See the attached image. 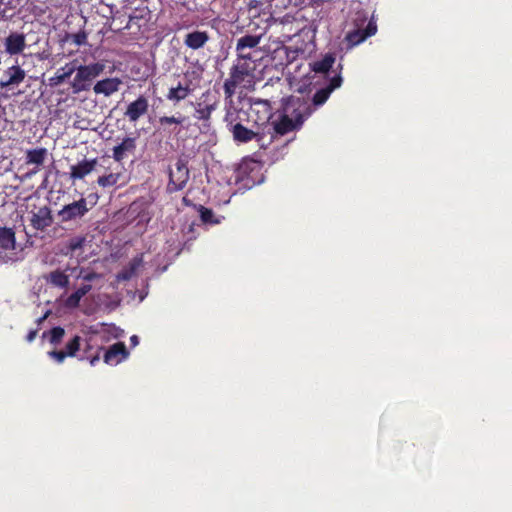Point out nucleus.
I'll list each match as a JSON object with an SVG mask.
<instances>
[{
	"label": "nucleus",
	"instance_id": "nucleus-8",
	"mask_svg": "<svg viewBox=\"0 0 512 512\" xmlns=\"http://www.w3.org/2000/svg\"><path fill=\"white\" fill-rule=\"evenodd\" d=\"M274 119H271L270 126L271 131L277 136L282 137L290 132L300 130L301 127L297 125L292 118L287 115L284 111L279 109Z\"/></svg>",
	"mask_w": 512,
	"mask_h": 512
},
{
	"label": "nucleus",
	"instance_id": "nucleus-30",
	"mask_svg": "<svg viewBox=\"0 0 512 512\" xmlns=\"http://www.w3.org/2000/svg\"><path fill=\"white\" fill-rule=\"evenodd\" d=\"M186 117L179 114L178 116H161L158 119L160 127L167 132H172L171 125H181L185 122Z\"/></svg>",
	"mask_w": 512,
	"mask_h": 512
},
{
	"label": "nucleus",
	"instance_id": "nucleus-17",
	"mask_svg": "<svg viewBox=\"0 0 512 512\" xmlns=\"http://www.w3.org/2000/svg\"><path fill=\"white\" fill-rule=\"evenodd\" d=\"M97 163V158H94L91 160L84 159L76 165H72L70 168V178L73 180L83 179L95 169Z\"/></svg>",
	"mask_w": 512,
	"mask_h": 512
},
{
	"label": "nucleus",
	"instance_id": "nucleus-44",
	"mask_svg": "<svg viewBox=\"0 0 512 512\" xmlns=\"http://www.w3.org/2000/svg\"><path fill=\"white\" fill-rule=\"evenodd\" d=\"M130 342H131V344H132L133 346L138 345V343H139L138 336H136V335L131 336V338H130Z\"/></svg>",
	"mask_w": 512,
	"mask_h": 512
},
{
	"label": "nucleus",
	"instance_id": "nucleus-3",
	"mask_svg": "<svg viewBox=\"0 0 512 512\" xmlns=\"http://www.w3.org/2000/svg\"><path fill=\"white\" fill-rule=\"evenodd\" d=\"M301 128L304 122L314 113L308 98L289 96L281 101V108Z\"/></svg>",
	"mask_w": 512,
	"mask_h": 512
},
{
	"label": "nucleus",
	"instance_id": "nucleus-32",
	"mask_svg": "<svg viewBox=\"0 0 512 512\" xmlns=\"http://www.w3.org/2000/svg\"><path fill=\"white\" fill-rule=\"evenodd\" d=\"M64 335H65L64 328H62L60 326H56V327H53L52 329H50L49 331H45L42 334V337L43 338L48 337L50 344L57 346L62 342Z\"/></svg>",
	"mask_w": 512,
	"mask_h": 512
},
{
	"label": "nucleus",
	"instance_id": "nucleus-43",
	"mask_svg": "<svg viewBox=\"0 0 512 512\" xmlns=\"http://www.w3.org/2000/svg\"><path fill=\"white\" fill-rule=\"evenodd\" d=\"M258 53V50H245L244 55L246 56L245 59H256L255 55Z\"/></svg>",
	"mask_w": 512,
	"mask_h": 512
},
{
	"label": "nucleus",
	"instance_id": "nucleus-15",
	"mask_svg": "<svg viewBox=\"0 0 512 512\" xmlns=\"http://www.w3.org/2000/svg\"><path fill=\"white\" fill-rule=\"evenodd\" d=\"M122 83V80L118 77L106 78L97 81L93 86V91L96 95H104L105 97H109L119 91Z\"/></svg>",
	"mask_w": 512,
	"mask_h": 512
},
{
	"label": "nucleus",
	"instance_id": "nucleus-6",
	"mask_svg": "<svg viewBox=\"0 0 512 512\" xmlns=\"http://www.w3.org/2000/svg\"><path fill=\"white\" fill-rule=\"evenodd\" d=\"M343 79L339 73H336L334 76L330 77L329 82L326 86L317 89L313 94L310 101V107L313 109V112L316 111L319 107L324 105L326 101L329 99L331 93L339 88L342 85Z\"/></svg>",
	"mask_w": 512,
	"mask_h": 512
},
{
	"label": "nucleus",
	"instance_id": "nucleus-4",
	"mask_svg": "<svg viewBox=\"0 0 512 512\" xmlns=\"http://www.w3.org/2000/svg\"><path fill=\"white\" fill-rule=\"evenodd\" d=\"M90 210L87 200L81 197L79 200L64 205L58 211L57 217L62 223L73 222L82 219Z\"/></svg>",
	"mask_w": 512,
	"mask_h": 512
},
{
	"label": "nucleus",
	"instance_id": "nucleus-35",
	"mask_svg": "<svg viewBox=\"0 0 512 512\" xmlns=\"http://www.w3.org/2000/svg\"><path fill=\"white\" fill-rule=\"evenodd\" d=\"M121 178L120 173H110L107 175L99 176L97 179V183L99 186L106 188L114 186L118 183L119 179Z\"/></svg>",
	"mask_w": 512,
	"mask_h": 512
},
{
	"label": "nucleus",
	"instance_id": "nucleus-24",
	"mask_svg": "<svg viewBox=\"0 0 512 512\" xmlns=\"http://www.w3.org/2000/svg\"><path fill=\"white\" fill-rule=\"evenodd\" d=\"M216 107H217L216 102L210 103L205 100L198 102L195 107L194 117L197 120L208 121L211 117L212 112L216 109Z\"/></svg>",
	"mask_w": 512,
	"mask_h": 512
},
{
	"label": "nucleus",
	"instance_id": "nucleus-31",
	"mask_svg": "<svg viewBox=\"0 0 512 512\" xmlns=\"http://www.w3.org/2000/svg\"><path fill=\"white\" fill-rule=\"evenodd\" d=\"M198 211L200 214L201 221L204 224L217 225V224H220L222 219L224 218V217L215 216L212 209L207 208L203 205L199 206Z\"/></svg>",
	"mask_w": 512,
	"mask_h": 512
},
{
	"label": "nucleus",
	"instance_id": "nucleus-22",
	"mask_svg": "<svg viewBox=\"0 0 512 512\" xmlns=\"http://www.w3.org/2000/svg\"><path fill=\"white\" fill-rule=\"evenodd\" d=\"M5 75H6L7 79L4 81H1V83H0V85L2 87L20 84L21 82H23V80L26 76V73L20 66L13 65L5 71Z\"/></svg>",
	"mask_w": 512,
	"mask_h": 512
},
{
	"label": "nucleus",
	"instance_id": "nucleus-39",
	"mask_svg": "<svg viewBox=\"0 0 512 512\" xmlns=\"http://www.w3.org/2000/svg\"><path fill=\"white\" fill-rule=\"evenodd\" d=\"M73 42L78 45H84L87 41V34L85 31H79L78 33H75L72 35Z\"/></svg>",
	"mask_w": 512,
	"mask_h": 512
},
{
	"label": "nucleus",
	"instance_id": "nucleus-20",
	"mask_svg": "<svg viewBox=\"0 0 512 512\" xmlns=\"http://www.w3.org/2000/svg\"><path fill=\"white\" fill-rule=\"evenodd\" d=\"M136 150V138L134 137H125L122 142L114 146L113 148V158L117 162H121L126 156L127 153H134Z\"/></svg>",
	"mask_w": 512,
	"mask_h": 512
},
{
	"label": "nucleus",
	"instance_id": "nucleus-19",
	"mask_svg": "<svg viewBox=\"0 0 512 512\" xmlns=\"http://www.w3.org/2000/svg\"><path fill=\"white\" fill-rule=\"evenodd\" d=\"M209 39L210 36L206 31L195 30L185 35L184 44L192 50H198L203 48Z\"/></svg>",
	"mask_w": 512,
	"mask_h": 512
},
{
	"label": "nucleus",
	"instance_id": "nucleus-27",
	"mask_svg": "<svg viewBox=\"0 0 512 512\" xmlns=\"http://www.w3.org/2000/svg\"><path fill=\"white\" fill-rule=\"evenodd\" d=\"M141 263H142V258L141 257H135L134 259H132L129 262L127 267L123 268L117 274V279L119 281H128V280H130L136 274V271L140 267Z\"/></svg>",
	"mask_w": 512,
	"mask_h": 512
},
{
	"label": "nucleus",
	"instance_id": "nucleus-37",
	"mask_svg": "<svg viewBox=\"0 0 512 512\" xmlns=\"http://www.w3.org/2000/svg\"><path fill=\"white\" fill-rule=\"evenodd\" d=\"M77 278H81L84 281L91 282V281H94L96 279H99L100 278V274H98V273H96L94 271L85 272L84 268H80V271H79V274L77 275Z\"/></svg>",
	"mask_w": 512,
	"mask_h": 512
},
{
	"label": "nucleus",
	"instance_id": "nucleus-16",
	"mask_svg": "<svg viewBox=\"0 0 512 512\" xmlns=\"http://www.w3.org/2000/svg\"><path fill=\"white\" fill-rule=\"evenodd\" d=\"M261 35H251L246 34L240 38L237 39L236 42V53L237 57H244L246 56L243 54L245 50H257L260 42H261Z\"/></svg>",
	"mask_w": 512,
	"mask_h": 512
},
{
	"label": "nucleus",
	"instance_id": "nucleus-26",
	"mask_svg": "<svg viewBox=\"0 0 512 512\" xmlns=\"http://www.w3.org/2000/svg\"><path fill=\"white\" fill-rule=\"evenodd\" d=\"M75 72V61L67 63L60 68L54 77L50 78V85H59L64 83Z\"/></svg>",
	"mask_w": 512,
	"mask_h": 512
},
{
	"label": "nucleus",
	"instance_id": "nucleus-11",
	"mask_svg": "<svg viewBox=\"0 0 512 512\" xmlns=\"http://www.w3.org/2000/svg\"><path fill=\"white\" fill-rule=\"evenodd\" d=\"M148 108V99L144 95H140L136 100L128 104L124 112V117L127 118L129 122L135 123L148 112Z\"/></svg>",
	"mask_w": 512,
	"mask_h": 512
},
{
	"label": "nucleus",
	"instance_id": "nucleus-2",
	"mask_svg": "<svg viewBox=\"0 0 512 512\" xmlns=\"http://www.w3.org/2000/svg\"><path fill=\"white\" fill-rule=\"evenodd\" d=\"M74 61L76 74L71 82V89L73 94H79L91 88L93 80L102 74L105 65L101 62H95L88 65L77 66V61Z\"/></svg>",
	"mask_w": 512,
	"mask_h": 512
},
{
	"label": "nucleus",
	"instance_id": "nucleus-18",
	"mask_svg": "<svg viewBox=\"0 0 512 512\" xmlns=\"http://www.w3.org/2000/svg\"><path fill=\"white\" fill-rule=\"evenodd\" d=\"M25 47L26 39L22 33L13 32L5 39V50L10 55L20 54Z\"/></svg>",
	"mask_w": 512,
	"mask_h": 512
},
{
	"label": "nucleus",
	"instance_id": "nucleus-34",
	"mask_svg": "<svg viewBox=\"0 0 512 512\" xmlns=\"http://www.w3.org/2000/svg\"><path fill=\"white\" fill-rule=\"evenodd\" d=\"M85 237L77 236L71 238L67 243V251L64 253L65 255H71L73 256L75 252L82 250L85 244Z\"/></svg>",
	"mask_w": 512,
	"mask_h": 512
},
{
	"label": "nucleus",
	"instance_id": "nucleus-42",
	"mask_svg": "<svg viewBox=\"0 0 512 512\" xmlns=\"http://www.w3.org/2000/svg\"><path fill=\"white\" fill-rule=\"evenodd\" d=\"M37 333H38V330L37 329H34V330H30L29 333L27 334L26 336V340L27 342H32L34 341V339L36 338L37 336Z\"/></svg>",
	"mask_w": 512,
	"mask_h": 512
},
{
	"label": "nucleus",
	"instance_id": "nucleus-21",
	"mask_svg": "<svg viewBox=\"0 0 512 512\" xmlns=\"http://www.w3.org/2000/svg\"><path fill=\"white\" fill-rule=\"evenodd\" d=\"M52 216L48 207H42L31 218V225L37 230H44L52 224Z\"/></svg>",
	"mask_w": 512,
	"mask_h": 512
},
{
	"label": "nucleus",
	"instance_id": "nucleus-33",
	"mask_svg": "<svg viewBox=\"0 0 512 512\" xmlns=\"http://www.w3.org/2000/svg\"><path fill=\"white\" fill-rule=\"evenodd\" d=\"M277 136L269 129L267 132L257 133L254 138L261 149L266 150L274 141L277 140Z\"/></svg>",
	"mask_w": 512,
	"mask_h": 512
},
{
	"label": "nucleus",
	"instance_id": "nucleus-36",
	"mask_svg": "<svg viewBox=\"0 0 512 512\" xmlns=\"http://www.w3.org/2000/svg\"><path fill=\"white\" fill-rule=\"evenodd\" d=\"M285 1H286L284 4L285 7H293L298 10H302L309 6L312 7V3L310 2V0H285Z\"/></svg>",
	"mask_w": 512,
	"mask_h": 512
},
{
	"label": "nucleus",
	"instance_id": "nucleus-40",
	"mask_svg": "<svg viewBox=\"0 0 512 512\" xmlns=\"http://www.w3.org/2000/svg\"><path fill=\"white\" fill-rule=\"evenodd\" d=\"M91 289L92 286L90 284H83L76 290V292L80 295L81 298H83L87 293L91 291Z\"/></svg>",
	"mask_w": 512,
	"mask_h": 512
},
{
	"label": "nucleus",
	"instance_id": "nucleus-13",
	"mask_svg": "<svg viewBox=\"0 0 512 512\" xmlns=\"http://www.w3.org/2000/svg\"><path fill=\"white\" fill-rule=\"evenodd\" d=\"M273 108L270 101L263 99H256L252 102L250 112L257 115L256 123L269 122L275 114L272 112Z\"/></svg>",
	"mask_w": 512,
	"mask_h": 512
},
{
	"label": "nucleus",
	"instance_id": "nucleus-38",
	"mask_svg": "<svg viewBox=\"0 0 512 512\" xmlns=\"http://www.w3.org/2000/svg\"><path fill=\"white\" fill-rule=\"evenodd\" d=\"M80 295L75 291L66 300V304L68 307L76 308L79 306V303L81 301Z\"/></svg>",
	"mask_w": 512,
	"mask_h": 512
},
{
	"label": "nucleus",
	"instance_id": "nucleus-5",
	"mask_svg": "<svg viewBox=\"0 0 512 512\" xmlns=\"http://www.w3.org/2000/svg\"><path fill=\"white\" fill-rule=\"evenodd\" d=\"M195 74V72H192V74L185 73L183 79L176 86L169 89L166 98L175 103L186 99L196 89L197 85L193 83V80L199 78V76H194Z\"/></svg>",
	"mask_w": 512,
	"mask_h": 512
},
{
	"label": "nucleus",
	"instance_id": "nucleus-23",
	"mask_svg": "<svg viewBox=\"0 0 512 512\" xmlns=\"http://www.w3.org/2000/svg\"><path fill=\"white\" fill-rule=\"evenodd\" d=\"M335 63L333 54H326L323 58L316 60L310 64L311 70L315 73L329 74Z\"/></svg>",
	"mask_w": 512,
	"mask_h": 512
},
{
	"label": "nucleus",
	"instance_id": "nucleus-12",
	"mask_svg": "<svg viewBox=\"0 0 512 512\" xmlns=\"http://www.w3.org/2000/svg\"><path fill=\"white\" fill-rule=\"evenodd\" d=\"M81 337L75 335L65 346L64 350H53L48 352V356L57 363H63L66 357H74L80 350Z\"/></svg>",
	"mask_w": 512,
	"mask_h": 512
},
{
	"label": "nucleus",
	"instance_id": "nucleus-10",
	"mask_svg": "<svg viewBox=\"0 0 512 512\" xmlns=\"http://www.w3.org/2000/svg\"><path fill=\"white\" fill-rule=\"evenodd\" d=\"M234 113L227 112L225 120L228 122L229 130L233 135V139L239 143H247L256 137V132L246 128L241 123L233 124Z\"/></svg>",
	"mask_w": 512,
	"mask_h": 512
},
{
	"label": "nucleus",
	"instance_id": "nucleus-25",
	"mask_svg": "<svg viewBox=\"0 0 512 512\" xmlns=\"http://www.w3.org/2000/svg\"><path fill=\"white\" fill-rule=\"evenodd\" d=\"M47 283L58 288H67L69 285V276L63 271L56 269L44 276Z\"/></svg>",
	"mask_w": 512,
	"mask_h": 512
},
{
	"label": "nucleus",
	"instance_id": "nucleus-7",
	"mask_svg": "<svg viewBox=\"0 0 512 512\" xmlns=\"http://www.w3.org/2000/svg\"><path fill=\"white\" fill-rule=\"evenodd\" d=\"M175 166L176 170H170L169 172L167 191L170 193L182 190L189 180V169L187 167V163L183 159H178Z\"/></svg>",
	"mask_w": 512,
	"mask_h": 512
},
{
	"label": "nucleus",
	"instance_id": "nucleus-29",
	"mask_svg": "<svg viewBox=\"0 0 512 512\" xmlns=\"http://www.w3.org/2000/svg\"><path fill=\"white\" fill-rule=\"evenodd\" d=\"M15 233L13 229L0 227V247L5 250L15 249Z\"/></svg>",
	"mask_w": 512,
	"mask_h": 512
},
{
	"label": "nucleus",
	"instance_id": "nucleus-41",
	"mask_svg": "<svg viewBox=\"0 0 512 512\" xmlns=\"http://www.w3.org/2000/svg\"><path fill=\"white\" fill-rule=\"evenodd\" d=\"M103 350L102 347H99L98 352L94 356H87L90 364L94 366L100 360V352Z\"/></svg>",
	"mask_w": 512,
	"mask_h": 512
},
{
	"label": "nucleus",
	"instance_id": "nucleus-9",
	"mask_svg": "<svg viewBox=\"0 0 512 512\" xmlns=\"http://www.w3.org/2000/svg\"><path fill=\"white\" fill-rule=\"evenodd\" d=\"M377 32V25L374 21H369L365 29L357 28L347 32L344 38L346 49L350 50L363 43L368 37Z\"/></svg>",
	"mask_w": 512,
	"mask_h": 512
},
{
	"label": "nucleus",
	"instance_id": "nucleus-45",
	"mask_svg": "<svg viewBox=\"0 0 512 512\" xmlns=\"http://www.w3.org/2000/svg\"><path fill=\"white\" fill-rule=\"evenodd\" d=\"M89 349H90V346H89V345H87V347H86V349H85V353H88Z\"/></svg>",
	"mask_w": 512,
	"mask_h": 512
},
{
	"label": "nucleus",
	"instance_id": "nucleus-1",
	"mask_svg": "<svg viewBox=\"0 0 512 512\" xmlns=\"http://www.w3.org/2000/svg\"><path fill=\"white\" fill-rule=\"evenodd\" d=\"M257 59L237 57L230 68L229 77L224 81L223 90L226 98H231L237 88L252 90L256 84Z\"/></svg>",
	"mask_w": 512,
	"mask_h": 512
},
{
	"label": "nucleus",
	"instance_id": "nucleus-28",
	"mask_svg": "<svg viewBox=\"0 0 512 512\" xmlns=\"http://www.w3.org/2000/svg\"><path fill=\"white\" fill-rule=\"evenodd\" d=\"M47 154L48 151L44 147L27 150L26 164H35L37 166H41L44 163Z\"/></svg>",
	"mask_w": 512,
	"mask_h": 512
},
{
	"label": "nucleus",
	"instance_id": "nucleus-14",
	"mask_svg": "<svg viewBox=\"0 0 512 512\" xmlns=\"http://www.w3.org/2000/svg\"><path fill=\"white\" fill-rule=\"evenodd\" d=\"M129 352L123 342H116L111 345L104 353L103 360L106 364L117 365L125 360Z\"/></svg>",
	"mask_w": 512,
	"mask_h": 512
}]
</instances>
